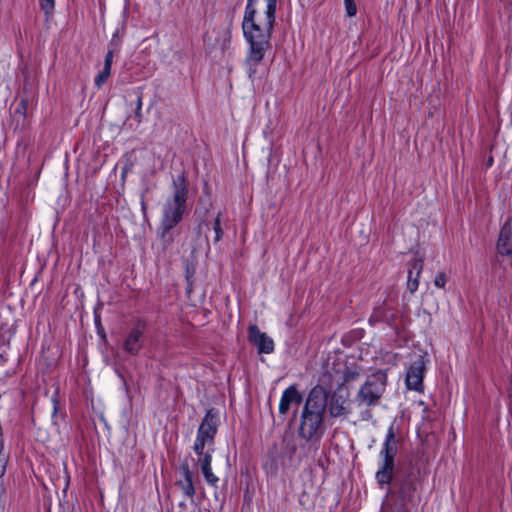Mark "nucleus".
<instances>
[{"mask_svg":"<svg viewBox=\"0 0 512 512\" xmlns=\"http://www.w3.org/2000/svg\"><path fill=\"white\" fill-rule=\"evenodd\" d=\"M248 340L255 345L259 353L270 354L274 350V341L266 333L261 332L257 325L248 328Z\"/></svg>","mask_w":512,"mask_h":512,"instance_id":"obj_12","label":"nucleus"},{"mask_svg":"<svg viewBox=\"0 0 512 512\" xmlns=\"http://www.w3.org/2000/svg\"><path fill=\"white\" fill-rule=\"evenodd\" d=\"M27 106H28L27 100L22 99L19 102V104H18V106H17V108L15 110V114H19L22 117H25L26 111H27Z\"/></svg>","mask_w":512,"mask_h":512,"instance_id":"obj_28","label":"nucleus"},{"mask_svg":"<svg viewBox=\"0 0 512 512\" xmlns=\"http://www.w3.org/2000/svg\"><path fill=\"white\" fill-rule=\"evenodd\" d=\"M173 195L168 198L162 208L161 223L177 226L186 211L189 184L184 174L173 179Z\"/></svg>","mask_w":512,"mask_h":512,"instance_id":"obj_3","label":"nucleus"},{"mask_svg":"<svg viewBox=\"0 0 512 512\" xmlns=\"http://www.w3.org/2000/svg\"><path fill=\"white\" fill-rule=\"evenodd\" d=\"M157 236L159 244L157 246L158 256L166 257L175 239L179 236L176 226L160 224Z\"/></svg>","mask_w":512,"mask_h":512,"instance_id":"obj_11","label":"nucleus"},{"mask_svg":"<svg viewBox=\"0 0 512 512\" xmlns=\"http://www.w3.org/2000/svg\"><path fill=\"white\" fill-rule=\"evenodd\" d=\"M395 486L398 490L390 492L393 504L398 512H407L408 506L415 504L417 499L416 475L409 473Z\"/></svg>","mask_w":512,"mask_h":512,"instance_id":"obj_6","label":"nucleus"},{"mask_svg":"<svg viewBox=\"0 0 512 512\" xmlns=\"http://www.w3.org/2000/svg\"><path fill=\"white\" fill-rule=\"evenodd\" d=\"M398 451V440L396 439V433L394 426L391 425L383 443V447L380 451L382 462L379 469L376 472V480L380 486L390 484L393 480L395 463L394 459Z\"/></svg>","mask_w":512,"mask_h":512,"instance_id":"obj_5","label":"nucleus"},{"mask_svg":"<svg viewBox=\"0 0 512 512\" xmlns=\"http://www.w3.org/2000/svg\"><path fill=\"white\" fill-rule=\"evenodd\" d=\"M277 0H247L245 11H254L258 14L276 12Z\"/></svg>","mask_w":512,"mask_h":512,"instance_id":"obj_15","label":"nucleus"},{"mask_svg":"<svg viewBox=\"0 0 512 512\" xmlns=\"http://www.w3.org/2000/svg\"><path fill=\"white\" fill-rule=\"evenodd\" d=\"M447 282V276L444 273H439L434 279V284L438 288H444Z\"/></svg>","mask_w":512,"mask_h":512,"instance_id":"obj_27","label":"nucleus"},{"mask_svg":"<svg viewBox=\"0 0 512 512\" xmlns=\"http://www.w3.org/2000/svg\"><path fill=\"white\" fill-rule=\"evenodd\" d=\"M374 317L377 318V319H381L382 315L379 313V311H375Z\"/></svg>","mask_w":512,"mask_h":512,"instance_id":"obj_32","label":"nucleus"},{"mask_svg":"<svg viewBox=\"0 0 512 512\" xmlns=\"http://www.w3.org/2000/svg\"><path fill=\"white\" fill-rule=\"evenodd\" d=\"M497 251L501 256L508 257L512 263V221L507 220L501 228L497 241Z\"/></svg>","mask_w":512,"mask_h":512,"instance_id":"obj_13","label":"nucleus"},{"mask_svg":"<svg viewBox=\"0 0 512 512\" xmlns=\"http://www.w3.org/2000/svg\"><path fill=\"white\" fill-rule=\"evenodd\" d=\"M425 365V357L423 355H418V357L413 361L411 366L408 368L406 374L405 381L408 389H413L416 391L422 390Z\"/></svg>","mask_w":512,"mask_h":512,"instance_id":"obj_10","label":"nucleus"},{"mask_svg":"<svg viewBox=\"0 0 512 512\" xmlns=\"http://www.w3.org/2000/svg\"><path fill=\"white\" fill-rule=\"evenodd\" d=\"M346 13L349 17H353L357 13V7L354 0H344Z\"/></svg>","mask_w":512,"mask_h":512,"instance_id":"obj_24","label":"nucleus"},{"mask_svg":"<svg viewBox=\"0 0 512 512\" xmlns=\"http://www.w3.org/2000/svg\"><path fill=\"white\" fill-rule=\"evenodd\" d=\"M120 45H121V40L118 37V35L115 33L113 35L111 41L109 42L108 50L117 53L119 51Z\"/></svg>","mask_w":512,"mask_h":512,"instance_id":"obj_25","label":"nucleus"},{"mask_svg":"<svg viewBox=\"0 0 512 512\" xmlns=\"http://www.w3.org/2000/svg\"><path fill=\"white\" fill-rule=\"evenodd\" d=\"M217 427V413L214 409H210L207 411L198 428L193 450L201 451L202 448L212 447L214 445Z\"/></svg>","mask_w":512,"mask_h":512,"instance_id":"obj_8","label":"nucleus"},{"mask_svg":"<svg viewBox=\"0 0 512 512\" xmlns=\"http://www.w3.org/2000/svg\"><path fill=\"white\" fill-rule=\"evenodd\" d=\"M52 402H53V412H52V416L54 417L58 411V401L56 398H53L52 399Z\"/></svg>","mask_w":512,"mask_h":512,"instance_id":"obj_31","label":"nucleus"},{"mask_svg":"<svg viewBox=\"0 0 512 512\" xmlns=\"http://www.w3.org/2000/svg\"><path fill=\"white\" fill-rule=\"evenodd\" d=\"M134 117L136 119V122H137V126L141 123L142 121V97L139 96L138 99H137V103H136V108H135V111H134Z\"/></svg>","mask_w":512,"mask_h":512,"instance_id":"obj_22","label":"nucleus"},{"mask_svg":"<svg viewBox=\"0 0 512 512\" xmlns=\"http://www.w3.org/2000/svg\"><path fill=\"white\" fill-rule=\"evenodd\" d=\"M110 73H111L110 69L103 67L102 71L95 78L96 86L101 87L109 78Z\"/></svg>","mask_w":512,"mask_h":512,"instance_id":"obj_21","label":"nucleus"},{"mask_svg":"<svg viewBox=\"0 0 512 512\" xmlns=\"http://www.w3.org/2000/svg\"><path fill=\"white\" fill-rule=\"evenodd\" d=\"M181 470L184 476L183 481H179L178 485L182 489L185 496L192 498L195 495V488L192 481V473L190 471L189 465L187 463H183L181 465Z\"/></svg>","mask_w":512,"mask_h":512,"instance_id":"obj_16","label":"nucleus"},{"mask_svg":"<svg viewBox=\"0 0 512 512\" xmlns=\"http://www.w3.org/2000/svg\"><path fill=\"white\" fill-rule=\"evenodd\" d=\"M352 378L353 377L347 370L343 371L342 373L336 371L335 375H332L329 371H326V373L321 377V385H323V387L326 385L329 388H326L327 409L331 417H344L348 414V397L339 392L330 394L329 390L332 388L334 383L338 386H341Z\"/></svg>","mask_w":512,"mask_h":512,"instance_id":"obj_4","label":"nucleus"},{"mask_svg":"<svg viewBox=\"0 0 512 512\" xmlns=\"http://www.w3.org/2000/svg\"><path fill=\"white\" fill-rule=\"evenodd\" d=\"M418 286H419V277H417V275H415V277H413L412 270H409L407 289L411 293H414L418 289Z\"/></svg>","mask_w":512,"mask_h":512,"instance_id":"obj_20","label":"nucleus"},{"mask_svg":"<svg viewBox=\"0 0 512 512\" xmlns=\"http://www.w3.org/2000/svg\"><path fill=\"white\" fill-rule=\"evenodd\" d=\"M411 267L412 268L410 270H412V272L415 271L417 277H420V274L423 270V260L421 258L414 259L411 264Z\"/></svg>","mask_w":512,"mask_h":512,"instance_id":"obj_26","label":"nucleus"},{"mask_svg":"<svg viewBox=\"0 0 512 512\" xmlns=\"http://www.w3.org/2000/svg\"><path fill=\"white\" fill-rule=\"evenodd\" d=\"M275 23V14H258L254 11H245L242 30L245 40L249 44V51L245 60L248 76L254 79L257 66L262 62L266 52L271 48V35Z\"/></svg>","mask_w":512,"mask_h":512,"instance_id":"obj_1","label":"nucleus"},{"mask_svg":"<svg viewBox=\"0 0 512 512\" xmlns=\"http://www.w3.org/2000/svg\"><path fill=\"white\" fill-rule=\"evenodd\" d=\"M212 447L202 448L201 451H194L198 456V464L200 467L210 466L212 462Z\"/></svg>","mask_w":512,"mask_h":512,"instance_id":"obj_17","label":"nucleus"},{"mask_svg":"<svg viewBox=\"0 0 512 512\" xmlns=\"http://www.w3.org/2000/svg\"><path fill=\"white\" fill-rule=\"evenodd\" d=\"M145 330L146 324L142 321H137L123 339L121 351L116 356L119 359H126L127 356H137L144 346Z\"/></svg>","mask_w":512,"mask_h":512,"instance_id":"obj_9","label":"nucleus"},{"mask_svg":"<svg viewBox=\"0 0 512 512\" xmlns=\"http://www.w3.org/2000/svg\"><path fill=\"white\" fill-rule=\"evenodd\" d=\"M8 459L9 457L7 453L0 455V478L5 474Z\"/></svg>","mask_w":512,"mask_h":512,"instance_id":"obj_29","label":"nucleus"},{"mask_svg":"<svg viewBox=\"0 0 512 512\" xmlns=\"http://www.w3.org/2000/svg\"><path fill=\"white\" fill-rule=\"evenodd\" d=\"M114 54H115V52L108 50L106 57H105V61H104V68L111 70Z\"/></svg>","mask_w":512,"mask_h":512,"instance_id":"obj_30","label":"nucleus"},{"mask_svg":"<svg viewBox=\"0 0 512 512\" xmlns=\"http://www.w3.org/2000/svg\"><path fill=\"white\" fill-rule=\"evenodd\" d=\"M302 402V395L296 388V386L291 385L287 389L284 390L280 404H279V413L281 415H285L288 413L290 406L292 404L299 405Z\"/></svg>","mask_w":512,"mask_h":512,"instance_id":"obj_14","label":"nucleus"},{"mask_svg":"<svg viewBox=\"0 0 512 512\" xmlns=\"http://www.w3.org/2000/svg\"><path fill=\"white\" fill-rule=\"evenodd\" d=\"M55 6V0H42L41 8L45 12L46 15L52 14Z\"/></svg>","mask_w":512,"mask_h":512,"instance_id":"obj_23","label":"nucleus"},{"mask_svg":"<svg viewBox=\"0 0 512 512\" xmlns=\"http://www.w3.org/2000/svg\"><path fill=\"white\" fill-rule=\"evenodd\" d=\"M200 468H201V472L205 478V481L210 486L216 487L219 482V478L212 472L211 465L200 467Z\"/></svg>","mask_w":512,"mask_h":512,"instance_id":"obj_18","label":"nucleus"},{"mask_svg":"<svg viewBox=\"0 0 512 512\" xmlns=\"http://www.w3.org/2000/svg\"><path fill=\"white\" fill-rule=\"evenodd\" d=\"M387 385V375L383 371H377L368 377L360 388L357 398L361 404L371 406L376 404L384 393Z\"/></svg>","mask_w":512,"mask_h":512,"instance_id":"obj_7","label":"nucleus"},{"mask_svg":"<svg viewBox=\"0 0 512 512\" xmlns=\"http://www.w3.org/2000/svg\"><path fill=\"white\" fill-rule=\"evenodd\" d=\"M221 214L219 213L213 222V230H214V242H219L223 236V229L221 227Z\"/></svg>","mask_w":512,"mask_h":512,"instance_id":"obj_19","label":"nucleus"},{"mask_svg":"<svg viewBox=\"0 0 512 512\" xmlns=\"http://www.w3.org/2000/svg\"><path fill=\"white\" fill-rule=\"evenodd\" d=\"M327 410V391L323 385L313 387L305 401L300 418L299 435L306 441L319 440Z\"/></svg>","mask_w":512,"mask_h":512,"instance_id":"obj_2","label":"nucleus"}]
</instances>
